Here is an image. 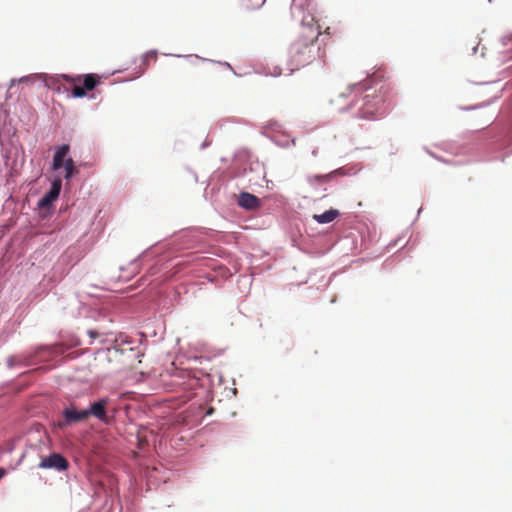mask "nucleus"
<instances>
[{
  "instance_id": "obj_2",
  "label": "nucleus",
  "mask_w": 512,
  "mask_h": 512,
  "mask_svg": "<svg viewBox=\"0 0 512 512\" xmlns=\"http://www.w3.org/2000/svg\"><path fill=\"white\" fill-rule=\"evenodd\" d=\"M320 27L311 14L302 20L298 38L291 44L288 51L290 71L298 70L323 57L317 44Z\"/></svg>"
},
{
  "instance_id": "obj_6",
  "label": "nucleus",
  "mask_w": 512,
  "mask_h": 512,
  "mask_svg": "<svg viewBox=\"0 0 512 512\" xmlns=\"http://www.w3.org/2000/svg\"><path fill=\"white\" fill-rule=\"evenodd\" d=\"M42 469H55L57 471H65L69 467L68 461L59 453H52L44 457L38 465Z\"/></svg>"
},
{
  "instance_id": "obj_13",
  "label": "nucleus",
  "mask_w": 512,
  "mask_h": 512,
  "mask_svg": "<svg viewBox=\"0 0 512 512\" xmlns=\"http://www.w3.org/2000/svg\"><path fill=\"white\" fill-rule=\"evenodd\" d=\"M334 174H335V172L328 173V174H325V175H313V176H310L308 178V181L311 184H314V183H319V184L326 183V182L330 181V179L332 178V176Z\"/></svg>"
},
{
  "instance_id": "obj_1",
  "label": "nucleus",
  "mask_w": 512,
  "mask_h": 512,
  "mask_svg": "<svg viewBox=\"0 0 512 512\" xmlns=\"http://www.w3.org/2000/svg\"><path fill=\"white\" fill-rule=\"evenodd\" d=\"M384 78V73L378 71L364 81L357 83V85H365V91L357 98L359 102L355 107V117L374 120L382 117L387 112L392 87Z\"/></svg>"
},
{
  "instance_id": "obj_5",
  "label": "nucleus",
  "mask_w": 512,
  "mask_h": 512,
  "mask_svg": "<svg viewBox=\"0 0 512 512\" xmlns=\"http://www.w3.org/2000/svg\"><path fill=\"white\" fill-rule=\"evenodd\" d=\"M62 414L63 420L57 423V426L60 428L84 421L88 418V413H86L85 410L78 411L74 406L64 409Z\"/></svg>"
},
{
  "instance_id": "obj_10",
  "label": "nucleus",
  "mask_w": 512,
  "mask_h": 512,
  "mask_svg": "<svg viewBox=\"0 0 512 512\" xmlns=\"http://www.w3.org/2000/svg\"><path fill=\"white\" fill-rule=\"evenodd\" d=\"M69 149L70 147L67 144L62 145L57 149L53 157V170H59L65 164L64 159L67 156Z\"/></svg>"
},
{
  "instance_id": "obj_11",
  "label": "nucleus",
  "mask_w": 512,
  "mask_h": 512,
  "mask_svg": "<svg viewBox=\"0 0 512 512\" xmlns=\"http://www.w3.org/2000/svg\"><path fill=\"white\" fill-rule=\"evenodd\" d=\"M339 215L340 213L338 210L331 208L322 214L313 215V219L320 224H326L334 221Z\"/></svg>"
},
{
  "instance_id": "obj_14",
  "label": "nucleus",
  "mask_w": 512,
  "mask_h": 512,
  "mask_svg": "<svg viewBox=\"0 0 512 512\" xmlns=\"http://www.w3.org/2000/svg\"><path fill=\"white\" fill-rule=\"evenodd\" d=\"M302 8V5L298 4V0H293V3H292V12L294 13L296 9H300Z\"/></svg>"
},
{
  "instance_id": "obj_4",
  "label": "nucleus",
  "mask_w": 512,
  "mask_h": 512,
  "mask_svg": "<svg viewBox=\"0 0 512 512\" xmlns=\"http://www.w3.org/2000/svg\"><path fill=\"white\" fill-rule=\"evenodd\" d=\"M61 77L73 85L72 96L75 98L84 97L88 91H92L100 83V76L97 74L77 75L75 77L63 74Z\"/></svg>"
},
{
  "instance_id": "obj_3",
  "label": "nucleus",
  "mask_w": 512,
  "mask_h": 512,
  "mask_svg": "<svg viewBox=\"0 0 512 512\" xmlns=\"http://www.w3.org/2000/svg\"><path fill=\"white\" fill-rule=\"evenodd\" d=\"M365 91V85L352 84L344 92L338 93L330 99V106L336 113L355 111L358 96Z\"/></svg>"
},
{
  "instance_id": "obj_12",
  "label": "nucleus",
  "mask_w": 512,
  "mask_h": 512,
  "mask_svg": "<svg viewBox=\"0 0 512 512\" xmlns=\"http://www.w3.org/2000/svg\"><path fill=\"white\" fill-rule=\"evenodd\" d=\"M65 178L70 179L78 173V169L74 165V161L71 158L66 159L65 164Z\"/></svg>"
},
{
  "instance_id": "obj_9",
  "label": "nucleus",
  "mask_w": 512,
  "mask_h": 512,
  "mask_svg": "<svg viewBox=\"0 0 512 512\" xmlns=\"http://www.w3.org/2000/svg\"><path fill=\"white\" fill-rule=\"evenodd\" d=\"M238 204L239 206L248 210H254L261 206L260 199L257 198L255 195L247 192H243L240 194Z\"/></svg>"
},
{
  "instance_id": "obj_8",
  "label": "nucleus",
  "mask_w": 512,
  "mask_h": 512,
  "mask_svg": "<svg viewBox=\"0 0 512 512\" xmlns=\"http://www.w3.org/2000/svg\"><path fill=\"white\" fill-rule=\"evenodd\" d=\"M108 403L109 400L107 398L94 402L89 409H85L88 417L92 415L103 422H107L106 406Z\"/></svg>"
},
{
  "instance_id": "obj_7",
  "label": "nucleus",
  "mask_w": 512,
  "mask_h": 512,
  "mask_svg": "<svg viewBox=\"0 0 512 512\" xmlns=\"http://www.w3.org/2000/svg\"><path fill=\"white\" fill-rule=\"evenodd\" d=\"M62 181L60 178L55 179L52 182L50 190L39 200L40 208L49 207L58 197L61 191Z\"/></svg>"
},
{
  "instance_id": "obj_15",
  "label": "nucleus",
  "mask_w": 512,
  "mask_h": 512,
  "mask_svg": "<svg viewBox=\"0 0 512 512\" xmlns=\"http://www.w3.org/2000/svg\"><path fill=\"white\" fill-rule=\"evenodd\" d=\"M6 475V470L0 467V480Z\"/></svg>"
}]
</instances>
